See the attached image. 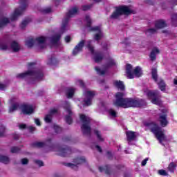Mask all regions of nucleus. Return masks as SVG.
<instances>
[{"instance_id": "obj_57", "label": "nucleus", "mask_w": 177, "mask_h": 177, "mask_svg": "<svg viewBox=\"0 0 177 177\" xmlns=\"http://www.w3.org/2000/svg\"><path fill=\"white\" fill-rule=\"evenodd\" d=\"M106 154H107L108 160H113V154L111 153V151H106Z\"/></svg>"}, {"instance_id": "obj_9", "label": "nucleus", "mask_w": 177, "mask_h": 177, "mask_svg": "<svg viewBox=\"0 0 177 177\" xmlns=\"http://www.w3.org/2000/svg\"><path fill=\"white\" fill-rule=\"evenodd\" d=\"M77 13H78V8L77 7L73 8L66 13V17L62 21V25L61 26L62 34L66 32V28H67V24H68V21H70V18L73 17L74 15H77Z\"/></svg>"}, {"instance_id": "obj_37", "label": "nucleus", "mask_w": 177, "mask_h": 177, "mask_svg": "<svg viewBox=\"0 0 177 177\" xmlns=\"http://www.w3.org/2000/svg\"><path fill=\"white\" fill-rule=\"evenodd\" d=\"M55 63H56V58L55 57V55H51V57L48 59V61L47 62V64L48 66H52Z\"/></svg>"}, {"instance_id": "obj_32", "label": "nucleus", "mask_w": 177, "mask_h": 177, "mask_svg": "<svg viewBox=\"0 0 177 177\" xmlns=\"http://www.w3.org/2000/svg\"><path fill=\"white\" fill-rule=\"evenodd\" d=\"M176 169V164H175V162H170L167 167L168 171H169L170 172H175Z\"/></svg>"}, {"instance_id": "obj_24", "label": "nucleus", "mask_w": 177, "mask_h": 177, "mask_svg": "<svg viewBox=\"0 0 177 177\" xmlns=\"http://www.w3.org/2000/svg\"><path fill=\"white\" fill-rule=\"evenodd\" d=\"M151 74L153 81L155 82H157L158 81V73L157 71V68H152Z\"/></svg>"}, {"instance_id": "obj_5", "label": "nucleus", "mask_w": 177, "mask_h": 177, "mask_svg": "<svg viewBox=\"0 0 177 177\" xmlns=\"http://www.w3.org/2000/svg\"><path fill=\"white\" fill-rule=\"evenodd\" d=\"M80 121L82 122L81 126L82 133L83 135L91 136L92 135V128L91 127V122L92 119L84 114L80 115Z\"/></svg>"}, {"instance_id": "obj_36", "label": "nucleus", "mask_w": 177, "mask_h": 177, "mask_svg": "<svg viewBox=\"0 0 177 177\" xmlns=\"http://www.w3.org/2000/svg\"><path fill=\"white\" fill-rule=\"evenodd\" d=\"M35 41H37V42H38V44H45V42H46V37L44 36H41V37H37L35 39Z\"/></svg>"}, {"instance_id": "obj_23", "label": "nucleus", "mask_w": 177, "mask_h": 177, "mask_svg": "<svg viewBox=\"0 0 177 177\" xmlns=\"http://www.w3.org/2000/svg\"><path fill=\"white\" fill-rule=\"evenodd\" d=\"M127 139L128 142H132V140H135L136 138V134L135 131H129L126 132Z\"/></svg>"}, {"instance_id": "obj_47", "label": "nucleus", "mask_w": 177, "mask_h": 177, "mask_svg": "<svg viewBox=\"0 0 177 177\" xmlns=\"http://www.w3.org/2000/svg\"><path fill=\"white\" fill-rule=\"evenodd\" d=\"M53 128H54L55 133H61V132L63 131V129H62V127H60L56 124L54 125Z\"/></svg>"}, {"instance_id": "obj_13", "label": "nucleus", "mask_w": 177, "mask_h": 177, "mask_svg": "<svg viewBox=\"0 0 177 177\" xmlns=\"http://www.w3.org/2000/svg\"><path fill=\"white\" fill-rule=\"evenodd\" d=\"M85 158L81 157V158H76L74 159L73 162L76 164L74 165L73 163H66L65 165L66 167H69V168H72L73 169H75L76 171L78 169V166L80 164H83V162H85Z\"/></svg>"}, {"instance_id": "obj_7", "label": "nucleus", "mask_w": 177, "mask_h": 177, "mask_svg": "<svg viewBox=\"0 0 177 177\" xmlns=\"http://www.w3.org/2000/svg\"><path fill=\"white\" fill-rule=\"evenodd\" d=\"M86 48L88 49L89 52H91V55H93V59L95 63H100L104 58L103 53L100 51L95 52V47L92 46V41L89 40L87 41Z\"/></svg>"}, {"instance_id": "obj_19", "label": "nucleus", "mask_w": 177, "mask_h": 177, "mask_svg": "<svg viewBox=\"0 0 177 177\" xmlns=\"http://www.w3.org/2000/svg\"><path fill=\"white\" fill-rule=\"evenodd\" d=\"M10 46L12 52H14L15 53H17L21 49L20 44H19V43L17 41H16V40H13L10 43Z\"/></svg>"}, {"instance_id": "obj_39", "label": "nucleus", "mask_w": 177, "mask_h": 177, "mask_svg": "<svg viewBox=\"0 0 177 177\" xmlns=\"http://www.w3.org/2000/svg\"><path fill=\"white\" fill-rule=\"evenodd\" d=\"M30 21H31V19H25L24 20L21 24H20V28L24 30V28L25 27H27V24H28V23H30Z\"/></svg>"}, {"instance_id": "obj_44", "label": "nucleus", "mask_w": 177, "mask_h": 177, "mask_svg": "<svg viewBox=\"0 0 177 177\" xmlns=\"http://www.w3.org/2000/svg\"><path fill=\"white\" fill-rule=\"evenodd\" d=\"M44 121L47 124H50V122H52V115H50V114L46 115L44 118Z\"/></svg>"}, {"instance_id": "obj_62", "label": "nucleus", "mask_w": 177, "mask_h": 177, "mask_svg": "<svg viewBox=\"0 0 177 177\" xmlns=\"http://www.w3.org/2000/svg\"><path fill=\"white\" fill-rule=\"evenodd\" d=\"M79 85L81 88H85V83H84V81L82 80H79Z\"/></svg>"}, {"instance_id": "obj_55", "label": "nucleus", "mask_w": 177, "mask_h": 177, "mask_svg": "<svg viewBox=\"0 0 177 177\" xmlns=\"http://www.w3.org/2000/svg\"><path fill=\"white\" fill-rule=\"evenodd\" d=\"M21 164L23 165H27V164H28V159L26 158H24L21 160Z\"/></svg>"}, {"instance_id": "obj_64", "label": "nucleus", "mask_w": 177, "mask_h": 177, "mask_svg": "<svg viewBox=\"0 0 177 177\" xmlns=\"http://www.w3.org/2000/svg\"><path fill=\"white\" fill-rule=\"evenodd\" d=\"M35 122L36 125H37L38 127H39V125H41V121H39V119H38V118L35 119Z\"/></svg>"}, {"instance_id": "obj_52", "label": "nucleus", "mask_w": 177, "mask_h": 177, "mask_svg": "<svg viewBox=\"0 0 177 177\" xmlns=\"http://www.w3.org/2000/svg\"><path fill=\"white\" fill-rule=\"evenodd\" d=\"M109 113L110 115H111V117H113L114 118H115V117H117V112L115 111H114L113 109H109Z\"/></svg>"}, {"instance_id": "obj_49", "label": "nucleus", "mask_w": 177, "mask_h": 177, "mask_svg": "<svg viewBox=\"0 0 177 177\" xmlns=\"http://www.w3.org/2000/svg\"><path fill=\"white\" fill-rule=\"evenodd\" d=\"M158 174L161 176H168V173L164 169L158 170Z\"/></svg>"}, {"instance_id": "obj_21", "label": "nucleus", "mask_w": 177, "mask_h": 177, "mask_svg": "<svg viewBox=\"0 0 177 177\" xmlns=\"http://www.w3.org/2000/svg\"><path fill=\"white\" fill-rule=\"evenodd\" d=\"M113 85L120 91H125V85H124V82L120 80H116L113 82Z\"/></svg>"}, {"instance_id": "obj_30", "label": "nucleus", "mask_w": 177, "mask_h": 177, "mask_svg": "<svg viewBox=\"0 0 177 177\" xmlns=\"http://www.w3.org/2000/svg\"><path fill=\"white\" fill-rule=\"evenodd\" d=\"M34 44H35V40L32 38H30L25 41V45L28 46V48H32V46H34Z\"/></svg>"}, {"instance_id": "obj_1", "label": "nucleus", "mask_w": 177, "mask_h": 177, "mask_svg": "<svg viewBox=\"0 0 177 177\" xmlns=\"http://www.w3.org/2000/svg\"><path fill=\"white\" fill-rule=\"evenodd\" d=\"M124 93L118 92L115 94V100L114 105L116 107H122V109H129L130 107H145L146 101L143 99H135L132 97H124Z\"/></svg>"}, {"instance_id": "obj_54", "label": "nucleus", "mask_w": 177, "mask_h": 177, "mask_svg": "<svg viewBox=\"0 0 177 177\" xmlns=\"http://www.w3.org/2000/svg\"><path fill=\"white\" fill-rule=\"evenodd\" d=\"M35 163L39 165V167H44V162L39 160H35Z\"/></svg>"}, {"instance_id": "obj_46", "label": "nucleus", "mask_w": 177, "mask_h": 177, "mask_svg": "<svg viewBox=\"0 0 177 177\" xmlns=\"http://www.w3.org/2000/svg\"><path fill=\"white\" fill-rule=\"evenodd\" d=\"M65 121L68 125H71V124H73V118H71V116L70 115L65 116Z\"/></svg>"}, {"instance_id": "obj_34", "label": "nucleus", "mask_w": 177, "mask_h": 177, "mask_svg": "<svg viewBox=\"0 0 177 177\" xmlns=\"http://www.w3.org/2000/svg\"><path fill=\"white\" fill-rule=\"evenodd\" d=\"M9 161V157L0 155V162H3V164H8Z\"/></svg>"}, {"instance_id": "obj_53", "label": "nucleus", "mask_w": 177, "mask_h": 177, "mask_svg": "<svg viewBox=\"0 0 177 177\" xmlns=\"http://www.w3.org/2000/svg\"><path fill=\"white\" fill-rule=\"evenodd\" d=\"M42 13H50L52 12V8L50 7H48L47 8H45L42 10Z\"/></svg>"}, {"instance_id": "obj_6", "label": "nucleus", "mask_w": 177, "mask_h": 177, "mask_svg": "<svg viewBox=\"0 0 177 177\" xmlns=\"http://www.w3.org/2000/svg\"><path fill=\"white\" fill-rule=\"evenodd\" d=\"M19 3V8H15L14 12L10 16L11 21H15L19 16L23 15V12H24L27 8V6H28V1H27V0H21Z\"/></svg>"}, {"instance_id": "obj_43", "label": "nucleus", "mask_w": 177, "mask_h": 177, "mask_svg": "<svg viewBox=\"0 0 177 177\" xmlns=\"http://www.w3.org/2000/svg\"><path fill=\"white\" fill-rule=\"evenodd\" d=\"M157 32V29L156 28H149L146 30V34L149 35H153V34H156Z\"/></svg>"}, {"instance_id": "obj_27", "label": "nucleus", "mask_w": 177, "mask_h": 177, "mask_svg": "<svg viewBox=\"0 0 177 177\" xmlns=\"http://www.w3.org/2000/svg\"><path fill=\"white\" fill-rule=\"evenodd\" d=\"M75 90L73 88H66V96L68 99H71L73 96H74V93Z\"/></svg>"}, {"instance_id": "obj_16", "label": "nucleus", "mask_w": 177, "mask_h": 177, "mask_svg": "<svg viewBox=\"0 0 177 177\" xmlns=\"http://www.w3.org/2000/svg\"><path fill=\"white\" fill-rule=\"evenodd\" d=\"M147 96L148 99L153 100V99L156 97H161V94H160V91H158V90L148 91Z\"/></svg>"}, {"instance_id": "obj_2", "label": "nucleus", "mask_w": 177, "mask_h": 177, "mask_svg": "<svg viewBox=\"0 0 177 177\" xmlns=\"http://www.w3.org/2000/svg\"><path fill=\"white\" fill-rule=\"evenodd\" d=\"M144 125L149 128L150 132L155 135L159 143L161 144L165 140V133H164L162 129L156 122H146L144 123Z\"/></svg>"}, {"instance_id": "obj_15", "label": "nucleus", "mask_w": 177, "mask_h": 177, "mask_svg": "<svg viewBox=\"0 0 177 177\" xmlns=\"http://www.w3.org/2000/svg\"><path fill=\"white\" fill-rule=\"evenodd\" d=\"M168 115L167 114H162L159 116V122L160 124V126L162 128H165L169 124V122H168Z\"/></svg>"}, {"instance_id": "obj_38", "label": "nucleus", "mask_w": 177, "mask_h": 177, "mask_svg": "<svg viewBox=\"0 0 177 177\" xmlns=\"http://www.w3.org/2000/svg\"><path fill=\"white\" fill-rule=\"evenodd\" d=\"M94 133H95V135H96L97 139H98V140H100V142H104V139H103L102 138V135L100 134V131L95 129V130H94Z\"/></svg>"}, {"instance_id": "obj_29", "label": "nucleus", "mask_w": 177, "mask_h": 177, "mask_svg": "<svg viewBox=\"0 0 177 177\" xmlns=\"http://www.w3.org/2000/svg\"><path fill=\"white\" fill-rule=\"evenodd\" d=\"M160 97H156L155 98H153L152 100H151V103H153V104H156V106H161L162 104V102L160 99Z\"/></svg>"}, {"instance_id": "obj_17", "label": "nucleus", "mask_w": 177, "mask_h": 177, "mask_svg": "<svg viewBox=\"0 0 177 177\" xmlns=\"http://www.w3.org/2000/svg\"><path fill=\"white\" fill-rule=\"evenodd\" d=\"M160 53V50L157 47H154L149 55V57L151 62L157 60V55Z\"/></svg>"}, {"instance_id": "obj_31", "label": "nucleus", "mask_w": 177, "mask_h": 177, "mask_svg": "<svg viewBox=\"0 0 177 177\" xmlns=\"http://www.w3.org/2000/svg\"><path fill=\"white\" fill-rule=\"evenodd\" d=\"M85 20L86 22V27H87L88 28L92 27V19H91V17L89 15H86Z\"/></svg>"}, {"instance_id": "obj_61", "label": "nucleus", "mask_w": 177, "mask_h": 177, "mask_svg": "<svg viewBox=\"0 0 177 177\" xmlns=\"http://www.w3.org/2000/svg\"><path fill=\"white\" fill-rule=\"evenodd\" d=\"M19 129H26L27 128V124H19Z\"/></svg>"}, {"instance_id": "obj_60", "label": "nucleus", "mask_w": 177, "mask_h": 177, "mask_svg": "<svg viewBox=\"0 0 177 177\" xmlns=\"http://www.w3.org/2000/svg\"><path fill=\"white\" fill-rule=\"evenodd\" d=\"M147 161H149L148 158H145L144 159L142 162H141V165L142 167H145V165H146V164H147Z\"/></svg>"}, {"instance_id": "obj_33", "label": "nucleus", "mask_w": 177, "mask_h": 177, "mask_svg": "<svg viewBox=\"0 0 177 177\" xmlns=\"http://www.w3.org/2000/svg\"><path fill=\"white\" fill-rule=\"evenodd\" d=\"M171 24L174 27H177V14H173L171 15Z\"/></svg>"}, {"instance_id": "obj_14", "label": "nucleus", "mask_w": 177, "mask_h": 177, "mask_svg": "<svg viewBox=\"0 0 177 177\" xmlns=\"http://www.w3.org/2000/svg\"><path fill=\"white\" fill-rule=\"evenodd\" d=\"M84 46H85V40H81L77 45L75 46L73 50L72 55L73 56H77L80 52H82V49H84Z\"/></svg>"}, {"instance_id": "obj_42", "label": "nucleus", "mask_w": 177, "mask_h": 177, "mask_svg": "<svg viewBox=\"0 0 177 177\" xmlns=\"http://www.w3.org/2000/svg\"><path fill=\"white\" fill-rule=\"evenodd\" d=\"M95 70L99 75H104L106 74V71H102L99 66H95Z\"/></svg>"}, {"instance_id": "obj_50", "label": "nucleus", "mask_w": 177, "mask_h": 177, "mask_svg": "<svg viewBox=\"0 0 177 177\" xmlns=\"http://www.w3.org/2000/svg\"><path fill=\"white\" fill-rule=\"evenodd\" d=\"M89 31H97L98 32H102V30H100V27L99 26H95V27L91 26V28H89Z\"/></svg>"}, {"instance_id": "obj_25", "label": "nucleus", "mask_w": 177, "mask_h": 177, "mask_svg": "<svg viewBox=\"0 0 177 177\" xmlns=\"http://www.w3.org/2000/svg\"><path fill=\"white\" fill-rule=\"evenodd\" d=\"M60 38H62V35L59 34L55 35L51 37V43L53 45H56L59 41H60Z\"/></svg>"}, {"instance_id": "obj_63", "label": "nucleus", "mask_w": 177, "mask_h": 177, "mask_svg": "<svg viewBox=\"0 0 177 177\" xmlns=\"http://www.w3.org/2000/svg\"><path fill=\"white\" fill-rule=\"evenodd\" d=\"M66 111H67V113H68V115H70V116H71V114H73V112L71 111V109L69 107H67V108L66 109Z\"/></svg>"}, {"instance_id": "obj_28", "label": "nucleus", "mask_w": 177, "mask_h": 177, "mask_svg": "<svg viewBox=\"0 0 177 177\" xmlns=\"http://www.w3.org/2000/svg\"><path fill=\"white\" fill-rule=\"evenodd\" d=\"M158 88L162 91H165V88H167V84H165V82H164V80L160 79V81L158 82Z\"/></svg>"}, {"instance_id": "obj_22", "label": "nucleus", "mask_w": 177, "mask_h": 177, "mask_svg": "<svg viewBox=\"0 0 177 177\" xmlns=\"http://www.w3.org/2000/svg\"><path fill=\"white\" fill-rule=\"evenodd\" d=\"M155 27L158 29L165 28L167 27V23L163 19H159L155 21Z\"/></svg>"}, {"instance_id": "obj_20", "label": "nucleus", "mask_w": 177, "mask_h": 177, "mask_svg": "<svg viewBox=\"0 0 177 177\" xmlns=\"http://www.w3.org/2000/svg\"><path fill=\"white\" fill-rule=\"evenodd\" d=\"M9 23H10L9 18L5 17L0 18V30L6 27Z\"/></svg>"}, {"instance_id": "obj_56", "label": "nucleus", "mask_w": 177, "mask_h": 177, "mask_svg": "<svg viewBox=\"0 0 177 177\" xmlns=\"http://www.w3.org/2000/svg\"><path fill=\"white\" fill-rule=\"evenodd\" d=\"M122 44H124L126 46H128V45H131V42H129V39L125 38L124 40L122 42Z\"/></svg>"}, {"instance_id": "obj_18", "label": "nucleus", "mask_w": 177, "mask_h": 177, "mask_svg": "<svg viewBox=\"0 0 177 177\" xmlns=\"http://www.w3.org/2000/svg\"><path fill=\"white\" fill-rule=\"evenodd\" d=\"M100 172H103L104 171L106 175H111L113 170L111 169V165H106L104 167H99Z\"/></svg>"}, {"instance_id": "obj_58", "label": "nucleus", "mask_w": 177, "mask_h": 177, "mask_svg": "<svg viewBox=\"0 0 177 177\" xmlns=\"http://www.w3.org/2000/svg\"><path fill=\"white\" fill-rule=\"evenodd\" d=\"M57 113V109H52L49 111V114L50 115H53V114H56Z\"/></svg>"}, {"instance_id": "obj_51", "label": "nucleus", "mask_w": 177, "mask_h": 177, "mask_svg": "<svg viewBox=\"0 0 177 177\" xmlns=\"http://www.w3.org/2000/svg\"><path fill=\"white\" fill-rule=\"evenodd\" d=\"M101 39H102V32H98L94 35V39H95V41H100Z\"/></svg>"}, {"instance_id": "obj_4", "label": "nucleus", "mask_w": 177, "mask_h": 177, "mask_svg": "<svg viewBox=\"0 0 177 177\" xmlns=\"http://www.w3.org/2000/svg\"><path fill=\"white\" fill-rule=\"evenodd\" d=\"M28 75L30 77H34L35 81L44 80V72L40 69L28 70L26 72L17 74L16 77L23 80V78H26Z\"/></svg>"}, {"instance_id": "obj_35", "label": "nucleus", "mask_w": 177, "mask_h": 177, "mask_svg": "<svg viewBox=\"0 0 177 177\" xmlns=\"http://www.w3.org/2000/svg\"><path fill=\"white\" fill-rule=\"evenodd\" d=\"M113 66H115V61L113 58H109L106 67H113Z\"/></svg>"}, {"instance_id": "obj_41", "label": "nucleus", "mask_w": 177, "mask_h": 177, "mask_svg": "<svg viewBox=\"0 0 177 177\" xmlns=\"http://www.w3.org/2000/svg\"><path fill=\"white\" fill-rule=\"evenodd\" d=\"M8 43H0V50H8Z\"/></svg>"}, {"instance_id": "obj_12", "label": "nucleus", "mask_w": 177, "mask_h": 177, "mask_svg": "<svg viewBox=\"0 0 177 177\" xmlns=\"http://www.w3.org/2000/svg\"><path fill=\"white\" fill-rule=\"evenodd\" d=\"M95 91H86V99L84 100V102L85 106H92V100H93V97L95 95Z\"/></svg>"}, {"instance_id": "obj_26", "label": "nucleus", "mask_w": 177, "mask_h": 177, "mask_svg": "<svg viewBox=\"0 0 177 177\" xmlns=\"http://www.w3.org/2000/svg\"><path fill=\"white\" fill-rule=\"evenodd\" d=\"M46 146V143L44 142H35L32 143V147H37V149H42V147H45Z\"/></svg>"}, {"instance_id": "obj_45", "label": "nucleus", "mask_w": 177, "mask_h": 177, "mask_svg": "<svg viewBox=\"0 0 177 177\" xmlns=\"http://www.w3.org/2000/svg\"><path fill=\"white\" fill-rule=\"evenodd\" d=\"M20 147H12L10 149V153L15 154L16 153H19L20 151Z\"/></svg>"}, {"instance_id": "obj_40", "label": "nucleus", "mask_w": 177, "mask_h": 177, "mask_svg": "<svg viewBox=\"0 0 177 177\" xmlns=\"http://www.w3.org/2000/svg\"><path fill=\"white\" fill-rule=\"evenodd\" d=\"M17 109H19V104L15 103L10 107L9 113H13V111L17 110Z\"/></svg>"}, {"instance_id": "obj_3", "label": "nucleus", "mask_w": 177, "mask_h": 177, "mask_svg": "<svg viewBox=\"0 0 177 177\" xmlns=\"http://www.w3.org/2000/svg\"><path fill=\"white\" fill-rule=\"evenodd\" d=\"M132 13H133V10L129 8V6L125 5L118 6L115 7V10L110 15V19H117L120 16H129Z\"/></svg>"}, {"instance_id": "obj_59", "label": "nucleus", "mask_w": 177, "mask_h": 177, "mask_svg": "<svg viewBox=\"0 0 177 177\" xmlns=\"http://www.w3.org/2000/svg\"><path fill=\"white\" fill-rule=\"evenodd\" d=\"M65 41L66 44H68L69 42L71 41V37L70 35H68L65 37Z\"/></svg>"}, {"instance_id": "obj_11", "label": "nucleus", "mask_w": 177, "mask_h": 177, "mask_svg": "<svg viewBox=\"0 0 177 177\" xmlns=\"http://www.w3.org/2000/svg\"><path fill=\"white\" fill-rule=\"evenodd\" d=\"M21 112L24 115H31L34 113V107L28 104H23L21 105Z\"/></svg>"}, {"instance_id": "obj_48", "label": "nucleus", "mask_w": 177, "mask_h": 177, "mask_svg": "<svg viewBox=\"0 0 177 177\" xmlns=\"http://www.w3.org/2000/svg\"><path fill=\"white\" fill-rule=\"evenodd\" d=\"M93 6V4H89V5H84L82 6V9L84 12H86V10H89Z\"/></svg>"}, {"instance_id": "obj_10", "label": "nucleus", "mask_w": 177, "mask_h": 177, "mask_svg": "<svg viewBox=\"0 0 177 177\" xmlns=\"http://www.w3.org/2000/svg\"><path fill=\"white\" fill-rule=\"evenodd\" d=\"M57 154L60 157H69L71 154L73 153V150H71V148L68 146L59 147L57 150Z\"/></svg>"}, {"instance_id": "obj_8", "label": "nucleus", "mask_w": 177, "mask_h": 177, "mask_svg": "<svg viewBox=\"0 0 177 177\" xmlns=\"http://www.w3.org/2000/svg\"><path fill=\"white\" fill-rule=\"evenodd\" d=\"M126 74L129 80L135 78V75L139 78V77H142V68L140 66H136L133 70V73H132V65L127 64L126 65Z\"/></svg>"}]
</instances>
